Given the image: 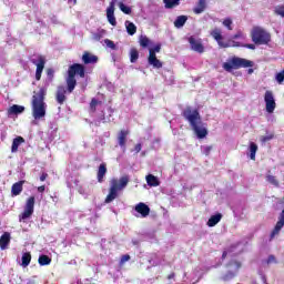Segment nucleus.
<instances>
[{
  "label": "nucleus",
  "mask_w": 284,
  "mask_h": 284,
  "mask_svg": "<svg viewBox=\"0 0 284 284\" xmlns=\"http://www.w3.org/2000/svg\"><path fill=\"white\" fill-rule=\"evenodd\" d=\"M48 110V104L45 103V89L41 88L38 92H34L31 102L32 111V125H37L39 121L45 120V112Z\"/></svg>",
  "instance_id": "1"
},
{
  "label": "nucleus",
  "mask_w": 284,
  "mask_h": 284,
  "mask_svg": "<svg viewBox=\"0 0 284 284\" xmlns=\"http://www.w3.org/2000/svg\"><path fill=\"white\" fill-rule=\"evenodd\" d=\"M128 183H130V178L128 176H122L120 179L113 178L110 181V189L105 199V203H112V201L119 196V192H122V190L128 187Z\"/></svg>",
  "instance_id": "2"
},
{
  "label": "nucleus",
  "mask_w": 284,
  "mask_h": 284,
  "mask_svg": "<svg viewBox=\"0 0 284 284\" xmlns=\"http://www.w3.org/2000/svg\"><path fill=\"white\" fill-rule=\"evenodd\" d=\"M77 75L81 77V79L85 77V68L83 67V64L75 63L69 68L67 78V85L69 92H73L74 88H77Z\"/></svg>",
  "instance_id": "3"
},
{
  "label": "nucleus",
  "mask_w": 284,
  "mask_h": 284,
  "mask_svg": "<svg viewBox=\"0 0 284 284\" xmlns=\"http://www.w3.org/2000/svg\"><path fill=\"white\" fill-rule=\"evenodd\" d=\"M239 68H254V62L243 58H232L223 64V69L226 72H232V70H239Z\"/></svg>",
  "instance_id": "4"
},
{
  "label": "nucleus",
  "mask_w": 284,
  "mask_h": 284,
  "mask_svg": "<svg viewBox=\"0 0 284 284\" xmlns=\"http://www.w3.org/2000/svg\"><path fill=\"white\" fill-rule=\"evenodd\" d=\"M252 41L256 43V45H267L270 41H272V36L270 32L265 31V29L256 27L252 31Z\"/></svg>",
  "instance_id": "5"
},
{
  "label": "nucleus",
  "mask_w": 284,
  "mask_h": 284,
  "mask_svg": "<svg viewBox=\"0 0 284 284\" xmlns=\"http://www.w3.org/2000/svg\"><path fill=\"white\" fill-rule=\"evenodd\" d=\"M210 36L216 41L220 48H239L241 47V42L230 41L223 42V30L221 28H214L210 31Z\"/></svg>",
  "instance_id": "6"
},
{
  "label": "nucleus",
  "mask_w": 284,
  "mask_h": 284,
  "mask_svg": "<svg viewBox=\"0 0 284 284\" xmlns=\"http://www.w3.org/2000/svg\"><path fill=\"white\" fill-rule=\"evenodd\" d=\"M183 116L185 121H187L192 128V125H196V123H201V114L199 113V110L186 108L183 111Z\"/></svg>",
  "instance_id": "7"
},
{
  "label": "nucleus",
  "mask_w": 284,
  "mask_h": 284,
  "mask_svg": "<svg viewBox=\"0 0 284 284\" xmlns=\"http://www.w3.org/2000/svg\"><path fill=\"white\" fill-rule=\"evenodd\" d=\"M34 214V196H30L24 204L22 214L19 215V221H28Z\"/></svg>",
  "instance_id": "8"
},
{
  "label": "nucleus",
  "mask_w": 284,
  "mask_h": 284,
  "mask_svg": "<svg viewBox=\"0 0 284 284\" xmlns=\"http://www.w3.org/2000/svg\"><path fill=\"white\" fill-rule=\"evenodd\" d=\"M31 63H33V65L37 67V70H36L37 81H41V74L43 73V69L45 68V57L33 55L31 59Z\"/></svg>",
  "instance_id": "9"
},
{
  "label": "nucleus",
  "mask_w": 284,
  "mask_h": 284,
  "mask_svg": "<svg viewBox=\"0 0 284 284\" xmlns=\"http://www.w3.org/2000/svg\"><path fill=\"white\" fill-rule=\"evenodd\" d=\"M227 274L223 276L224 281H230V278H234L236 274H239V270H241V262L236 260H232L226 265Z\"/></svg>",
  "instance_id": "10"
},
{
  "label": "nucleus",
  "mask_w": 284,
  "mask_h": 284,
  "mask_svg": "<svg viewBox=\"0 0 284 284\" xmlns=\"http://www.w3.org/2000/svg\"><path fill=\"white\" fill-rule=\"evenodd\" d=\"M133 216L136 219H148L150 216V206L143 202L138 203L134 207Z\"/></svg>",
  "instance_id": "11"
},
{
  "label": "nucleus",
  "mask_w": 284,
  "mask_h": 284,
  "mask_svg": "<svg viewBox=\"0 0 284 284\" xmlns=\"http://www.w3.org/2000/svg\"><path fill=\"white\" fill-rule=\"evenodd\" d=\"M264 102L266 105V112L268 114H274V110H276V100L274 99V93L272 91L265 92Z\"/></svg>",
  "instance_id": "12"
},
{
  "label": "nucleus",
  "mask_w": 284,
  "mask_h": 284,
  "mask_svg": "<svg viewBox=\"0 0 284 284\" xmlns=\"http://www.w3.org/2000/svg\"><path fill=\"white\" fill-rule=\"evenodd\" d=\"M191 128L197 139H205L207 136V126H205V123H203V121L193 124Z\"/></svg>",
  "instance_id": "13"
},
{
  "label": "nucleus",
  "mask_w": 284,
  "mask_h": 284,
  "mask_svg": "<svg viewBox=\"0 0 284 284\" xmlns=\"http://www.w3.org/2000/svg\"><path fill=\"white\" fill-rule=\"evenodd\" d=\"M189 43L193 52H199L200 54H203V52H205V48L203 47V42L200 38L192 36L189 38Z\"/></svg>",
  "instance_id": "14"
},
{
  "label": "nucleus",
  "mask_w": 284,
  "mask_h": 284,
  "mask_svg": "<svg viewBox=\"0 0 284 284\" xmlns=\"http://www.w3.org/2000/svg\"><path fill=\"white\" fill-rule=\"evenodd\" d=\"M114 6H116V0H112L106 8V19L111 26H116V17H114Z\"/></svg>",
  "instance_id": "15"
},
{
  "label": "nucleus",
  "mask_w": 284,
  "mask_h": 284,
  "mask_svg": "<svg viewBox=\"0 0 284 284\" xmlns=\"http://www.w3.org/2000/svg\"><path fill=\"white\" fill-rule=\"evenodd\" d=\"M149 65H152V68H155L156 70L163 68V62L156 58V54H154V51H151V54H149L148 58Z\"/></svg>",
  "instance_id": "16"
},
{
  "label": "nucleus",
  "mask_w": 284,
  "mask_h": 284,
  "mask_svg": "<svg viewBox=\"0 0 284 284\" xmlns=\"http://www.w3.org/2000/svg\"><path fill=\"white\" fill-rule=\"evenodd\" d=\"M26 112V106L19 105V104H13L8 109V116H14L17 114H23Z\"/></svg>",
  "instance_id": "17"
},
{
  "label": "nucleus",
  "mask_w": 284,
  "mask_h": 284,
  "mask_svg": "<svg viewBox=\"0 0 284 284\" xmlns=\"http://www.w3.org/2000/svg\"><path fill=\"white\" fill-rule=\"evenodd\" d=\"M284 226V210L282 211L281 215H280V220L276 223L273 232L271 233V239H274L276 236V234H278V232H281V230H283Z\"/></svg>",
  "instance_id": "18"
},
{
  "label": "nucleus",
  "mask_w": 284,
  "mask_h": 284,
  "mask_svg": "<svg viewBox=\"0 0 284 284\" xmlns=\"http://www.w3.org/2000/svg\"><path fill=\"white\" fill-rule=\"evenodd\" d=\"M68 90H65V87H58L55 99L60 105H63L65 103V93Z\"/></svg>",
  "instance_id": "19"
},
{
  "label": "nucleus",
  "mask_w": 284,
  "mask_h": 284,
  "mask_svg": "<svg viewBox=\"0 0 284 284\" xmlns=\"http://www.w3.org/2000/svg\"><path fill=\"white\" fill-rule=\"evenodd\" d=\"M23 183H26V181H19L12 185V187H11L12 196H19V194H21V192H23Z\"/></svg>",
  "instance_id": "20"
},
{
  "label": "nucleus",
  "mask_w": 284,
  "mask_h": 284,
  "mask_svg": "<svg viewBox=\"0 0 284 284\" xmlns=\"http://www.w3.org/2000/svg\"><path fill=\"white\" fill-rule=\"evenodd\" d=\"M82 61L85 63V65L90 63H97L99 61V58L90 52H84L82 55Z\"/></svg>",
  "instance_id": "21"
},
{
  "label": "nucleus",
  "mask_w": 284,
  "mask_h": 284,
  "mask_svg": "<svg viewBox=\"0 0 284 284\" xmlns=\"http://www.w3.org/2000/svg\"><path fill=\"white\" fill-rule=\"evenodd\" d=\"M221 219H223V214L216 213L215 215H212V216L209 219L206 225H207L209 227H214L215 225H219V223H221Z\"/></svg>",
  "instance_id": "22"
},
{
  "label": "nucleus",
  "mask_w": 284,
  "mask_h": 284,
  "mask_svg": "<svg viewBox=\"0 0 284 284\" xmlns=\"http://www.w3.org/2000/svg\"><path fill=\"white\" fill-rule=\"evenodd\" d=\"M145 179H146V183L150 187H159V185H161L159 178L154 176L153 174L146 175Z\"/></svg>",
  "instance_id": "23"
},
{
  "label": "nucleus",
  "mask_w": 284,
  "mask_h": 284,
  "mask_svg": "<svg viewBox=\"0 0 284 284\" xmlns=\"http://www.w3.org/2000/svg\"><path fill=\"white\" fill-rule=\"evenodd\" d=\"M126 139H128V131L125 130L120 131V133L118 134V143L120 148H122V150H125Z\"/></svg>",
  "instance_id": "24"
},
{
  "label": "nucleus",
  "mask_w": 284,
  "mask_h": 284,
  "mask_svg": "<svg viewBox=\"0 0 284 284\" xmlns=\"http://www.w3.org/2000/svg\"><path fill=\"white\" fill-rule=\"evenodd\" d=\"M21 143H26V140L22 136H17L16 139H13L12 145H11V152L12 153L19 152V145H21Z\"/></svg>",
  "instance_id": "25"
},
{
  "label": "nucleus",
  "mask_w": 284,
  "mask_h": 284,
  "mask_svg": "<svg viewBox=\"0 0 284 284\" xmlns=\"http://www.w3.org/2000/svg\"><path fill=\"white\" fill-rule=\"evenodd\" d=\"M10 245V233H4L0 237V250H6Z\"/></svg>",
  "instance_id": "26"
},
{
  "label": "nucleus",
  "mask_w": 284,
  "mask_h": 284,
  "mask_svg": "<svg viewBox=\"0 0 284 284\" xmlns=\"http://www.w3.org/2000/svg\"><path fill=\"white\" fill-rule=\"evenodd\" d=\"M124 26H125V28H126L128 34H130L131 37H133V34H136V24H135V23H133V22L126 20V21L124 22Z\"/></svg>",
  "instance_id": "27"
},
{
  "label": "nucleus",
  "mask_w": 284,
  "mask_h": 284,
  "mask_svg": "<svg viewBox=\"0 0 284 284\" xmlns=\"http://www.w3.org/2000/svg\"><path fill=\"white\" fill-rule=\"evenodd\" d=\"M163 3L166 10H172V8H176V6L181 4V0H163Z\"/></svg>",
  "instance_id": "28"
},
{
  "label": "nucleus",
  "mask_w": 284,
  "mask_h": 284,
  "mask_svg": "<svg viewBox=\"0 0 284 284\" xmlns=\"http://www.w3.org/2000/svg\"><path fill=\"white\" fill-rule=\"evenodd\" d=\"M258 151V145L256 143H250V159L251 161H256V152Z\"/></svg>",
  "instance_id": "29"
},
{
  "label": "nucleus",
  "mask_w": 284,
  "mask_h": 284,
  "mask_svg": "<svg viewBox=\"0 0 284 284\" xmlns=\"http://www.w3.org/2000/svg\"><path fill=\"white\" fill-rule=\"evenodd\" d=\"M195 14H202L205 12V0H199L197 6L193 9Z\"/></svg>",
  "instance_id": "30"
},
{
  "label": "nucleus",
  "mask_w": 284,
  "mask_h": 284,
  "mask_svg": "<svg viewBox=\"0 0 284 284\" xmlns=\"http://www.w3.org/2000/svg\"><path fill=\"white\" fill-rule=\"evenodd\" d=\"M108 172V169L105 168V164H100L99 166V171H98V181L99 183H102L103 182V176H105Z\"/></svg>",
  "instance_id": "31"
},
{
  "label": "nucleus",
  "mask_w": 284,
  "mask_h": 284,
  "mask_svg": "<svg viewBox=\"0 0 284 284\" xmlns=\"http://www.w3.org/2000/svg\"><path fill=\"white\" fill-rule=\"evenodd\" d=\"M185 23H187V18L186 16H179L175 21H174V26L176 28H183L185 26Z\"/></svg>",
  "instance_id": "32"
},
{
  "label": "nucleus",
  "mask_w": 284,
  "mask_h": 284,
  "mask_svg": "<svg viewBox=\"0 0 284 284\" xmlns=\"http://www.w3.org/2000/svg\"><path fill=\"white\" fill-rule=\"evenodd\" d=\"M222 26H224L226 30H234V21H232V18H225L222 21Z\"/></svg>",
  "instance_id": "33"
},
{
  "label": "nucleus",
  "mask_w": 284,
  "mask_h": 284,
  "mask_svg": "<svg viewBox=\"0 0 284 284\" xmlns=\"http://www.w3.org/2000/svg\"><path fill=\"white\" fill-rule=\"evenodd\" d=\"M32 261V255L30 253H23L22 255V267H28L30 265V262Z\"/></svg>",
  "instance_id": "34"
},
{
  "label": "nucleus",
  "mask_w": 284,
  "mask_h": 284,
  "mask_svg": "<svg viewBox=\"0 0 284 284\" xmlns=\"http://www.w3.org/2000/svg\"><path fill=\"white\" fill-rule=\"evenodd\" d=\"M118 6H119L121 12H123L124 14H132V8L125 6V3L119 2Z\"/></svg>",
  "instance_id": "35"
},
{
  "label": "nucleus",
  "mask_w": 284,
  "mask_h": 284,
  "mask_svg": "<svg viewBox=\"0 0 284 284\" xmlns=\"http://www.w3.org/2000/svg\"><path fill=\"white\" fill-rule=\"evenodd\" d=\"M38 262L40 265H50V263H52V258H50L48 255H41Z\"/></svg>",
  "instance_id": "36"
},
{
  "label": "nucleus",
  "mask_w": 284,
  "mask_h": 284,
  "mask_svg": "<svg viewBox=\"0 0 284 284\" xmlns=\"http://www.w3.org/2000/svg\"><path fill=\"white\" fill-rule=\"evenodd\" d=\"M138 60H139V51H136V49H131L130 51L131 63H136Z\"/></svg>",
  "instance_id": "37"
},
{
  "label": "nucleus",
  "mask_w": 284,
  "mask_h": 284,
  "mask_svg": "<svg viewBox=\"0 0 284 284\" xmlns=\"http://www.w3.org/2000/svg\"><path fill=\"white\" fill-rule=\"evenodd\" d=\"M267 183H271V185H274V187H278V180L274 175H266Z\"/></svg>",
  "instance_id": "38"
},
{
  "label": "nucleus",
  "mask_w": 284,
  "mask_h": 284,
  "mask_svg": "<svg viewBox=\"0 0 284 284\" xmlns=\"http://www.w3.org/2000/svg\"><path fill=\"white\" fill-rule=\"evenodd\" d=\"M97 108H101V102L97 101V99H93L90 103L91 112H97Z\"/></svg>",
  "instance_id": "39"
},
{
  "label": "nucleus",
  "mask_w": 284,
  "mask_h": 284,
  "mask_svg": "<svg viewBox=\"0 0 284 284\" xmlns=\"http://www.w3.org/2000/svg\"><path fill=\"white\" fill-rule=\"evenodd\" d=\"M105 36V30H100L95 33H93V39L94 41H101V39H103V37Z\"/></svg>",
  "instance_id": "40"
},
{
  "label": "nucleus",
  "mask_w": 284,
  "mask_h": 284,
  "mask_svg": "<svg viewBox=\"0 0 284 284\" xmlns=\"http://www.w3.org/2000/svg\"><path fill=\"white\" fill-rule=\"evenodd\" d=\"M275 81L282 85L284 81V70L280 71L278 73L275 74Z\"/></svg>",
  "instance_id": "41"
},
{
  "label": "nucleus",
  "mask_w": 284,
  "mask_h": 284,
  "mask_svg": "<svg viewBox=\"0 0 284 284\" xmlns=\"http://www.w3.org/2000/svg\"><path fill=\"white\" fill-rule=\"evenodd\" d=\"M272 139H274V134L273 133H268L266 135H262L260 138L261 143H267V141H272Z\"/></svg>",
  "instance_id": "42"
},
{
  "label": "nucleus",
  "mask_w": 284,
  "mask_h": 284,
  "mask_svg": "<svg viewBox=\"0 0 284 284\" xmlns=\"http://www.w3.org/2000/svg\"><path fill=\"white\" fill-rule=\"evenodd\" d=\"M274 12H275V14H278L280 17H282L284 19V6L283 4L276 6Z\"/></svg>",
  "instance_id": "43"
},
{
  "label": "nucleus",
  "mask_w": 284,
  "mask_h": 284,
  "mask_svg": "<svg viewBox=\"0 0 284 284\" xmlns=\"http://www.w3.org/2000/svg\"><path fill=\"white\" fill-rule=\"evenodd\" d=\"M140 45L142 48H148V45H150V39H148V37H141L140 38Z\"/></svg>",
  "instance_id": "44"
},
{
  "label": "nucleus",
  "mask_w": 284,
  "mask_h": 284,
  "mask_svg": "<svg viewBox=\"0 0 284 284\" xmlns=\"http://www.w3.org/2000/svg\"><path fill=\"white\" fill-rule=\"evenodd\" d=\"M104 44L106 45V48H110V50H116V44H114V41L110 39H105Z\"/></svg>",
  "instance_id": "45"
},
{
  "label": "nucleus",
  "mask_w": 284,
  "mask_h": 284,
  "mask_svg": "<svg viewBox=\"0 0 284 284\" xmlns=\"http://www.w3.org/2000/svg\"><path fill=\"white\" fill-rule=\"evenodd\" d=\"M231 41H234L236 39H241L242 41L245 40V36L243 34L242 31H237L236 34L232 36Z\"/></svg>",
  "instance_id": "46"
},
{
  "label": "nucleus",
  "mask_w": 284,
  "mask_h": 284,
  "mask_svg": "<svg viewBox=\"0 0 284 284\" xmlns=\"http://www.w3.org/2000/svg\"><path fill=\"white\" fill-rule=\"evenodd\" d=\"M112 109H108L109 115L102 118L104 123H110V121H112Z\"/></svg>",
  "instance_id": "47"
},
{
  "label": "nucleus",
  "mask_w": 284,
  "mask_h": 284,
  "mask_svg": "<svg viewBox=\"0 0 284 284\" xmlns=\"http://www.w3.org/2000/svg\"><path fill=\"white\" fill-rule=\"evenodd\" d=\"M266 263L267 265L276 264L277 263L276 257L274 255H270L266 260Z\"/></svg>",
  "instance_id": "48"
},
{
  "label": "nucleus",
  "mask_w": 284,
  "mask_h": 284,
  "mask_svg": "<svg viewBox=\"0 0 284 284\" xmlns=\"http://www.w3.org/2000/svg\"><path fill=\"white\" fill-rule=\"evenodd\" d=\"M151 52L154 54H156V52H161V44L155 45L153 49H149V54H151Z\"/></svg>",
  "instance_id": "49"
},
{
  "label": "nucleus",
  "mask_w": 284,
  "mask_h": 284,
  "mask_svg": "<svg viewBox=\"0 0 284 284\" xmlns=\"http://www.w3.org/2000/svg\"><path fill=\"white\" fill-rule=\"evenodd\" d=\"M128 261H130V255H123L120 260V265H124Z\"/></svg>",
  "instance_id": "50"
},
{
  "label": "nucleus",
  "mask_w": 284,
  "mask_h": 284,
  "mask_svg": "<svg viewBox=\"0 0 284 284\" xmlns=\"http://www.w3.org/2000/svg\"><path fill=\"white\" fill-rule=\"evenodd\" d=\"M240 48H248V50H256V45L254 44H243V43H240Z\"/></svg>",
  "instance_id": "51"
},
{
  "label": "nucleus",
  "mask_w": 284,
  "mask_h": 284,
  "mask_svg": "<svg viewBox=\"0 0 284 284\" xmlns=\"http://www.w3.org/2000/svg\"><path fill=\"white\" fill-rule=\"evenodd\" d=\"M202 152L207 156L212 152V146H203Z\"/></svg>",
  "instance_id": "52"
},
{
  "label": "nucleus",
  "mask_w": 284,
  "mask_h": 284,
  "mask_svg": "<svg viewBox=\"0 0 284 284\" xmlns=\"http://www.w3.org/2000/svg\"><path fill=\"white\" fill-rule=\"evenodd\" d=\"M232 252H234V247H232L230 251H224L222 254V258H225L226 256H230V254H232Z\"/></svg>",
  "instance_id": "53"
},
{
  "label": "nucleus",
  "mask_w": 284,
  "mask_h": 284,
  "mask_svg": "<svg viewBox=\"0 0 284 284\" xmlns=\"http://www.w3.org/2000/svg\"><path fill=\"white\" fill-rule=\"evenodd\" d=\"M134 152H135V154H139V152H141V144L135 145Z\"/></svg>",
  "instance_id": "54"
},
{
  "label": "nucleus",
  "mask_w": 284,
  "mask_h": 284,
  "mask_svg": "<svg viewBox=\"0 0 284 284\" xmlns=\"http://www.w3.org/2000/svg\"><path fill=\"white\" fill-rule=\"evenodd\" d=\"M48 179V173H42L40 176V181H45Z\"/></svg>",
  "instance_id": "55"
},
{
  "label": "nucleus",
  "mask_w": 284,
  "mask_h": 284,
  "mask_svg": "<svg viewBox=\"0 0 284 284\" xmlns=\"http://www.w3.org/2000/svg\"><path fill=\"white\" fill-rule=\"evenodd\" d=\"M38 192H40V193L45 192V186H44V185L39 186V187H38Z\"/></svg>",
  "instance_id": "56"
},
{
  "label": "nucleus",
  "mask_w": 284,
  "mask_h": 284,
  "mask_svg": "<svg viewBox=\"0 0 284 284\" xmlns=\"http://www.w3.org/2000/svg\"><path fill=\"white\" fill-rule=\"evenodd\" d=\"M174 276H175L174 273H171V274H169L168 280L172 281V278H174Z\"/></svg>",
  "instance_id": "57"
},
{
  "label": "nucleus",
  "mask_w": 284,
  "mask_h": 284,
  "mask_svg": "<svg viewBox=\"0 0 284 284\" xmlns=\"http://www.w3.org/2000/svg\"><path fill=\"white\" fill-rule=\"evenodd\" d=\"M248 74H253L254 73V69H248Z\"/></svg>",
  "instance_id": "58"
},
{
  "label": "nucleus",
  "mask_w": 284,
  "mask_h": 284,
  "mask_svg": "<svg viewBox=\"0 0 284 284\" xmlns=\"http://www.w3.org/2000/svg\"><path fill=\"white\" fill-rule=\"evenodd\" d=\"M262 281H263V283H265V281H266L265 277H264V275H262Z\"/></svg>",
  "instance_id": "59"
},
{
  "label": "nucleus",
  "mask_w": 284,
  "mask_h": 284,
  "mask_svg": "<svg viewBox=\"0 0 284 284\" xmlns=\"http://www.w3.org/2000/svg\"><path fill=\"white\" fill-rule=\"evenodd\" d=\"M48 74H52V70H49V71H48Z\"/></svg>",
  "instance_id": "60"
},
{
  "label": "nucleus",
  "mask_w": 284,
  "mask_h": 284,
  "mask_svg": "<svg viewBox=\"0 0 284 284\" xmlns=\"http://www.w3.org/2000/svg\"><path fill=\"white\" fill-rule=\"evenodd\" d=\"M133 245H136V242L133 241Z\"/></svg>",
  "instance_id": "61"
}]
</instances>
